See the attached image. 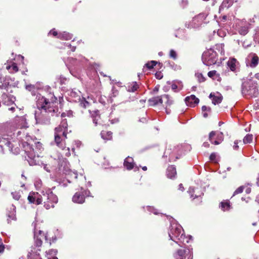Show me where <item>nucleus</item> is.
Returning a JSON list of instances; mask_svg holds the SVG:
<instances>
[{
	"label": "nucleus",
	"instance_id": "1",
	"mask_svg": "<svg viewBox=\"0 0 259 259\" xmlns=\"http://www.w3.org/2000/svg\"><path fill=\"white\" fill-rule=\"evenodd\" d=\"M12 128L13 125L10 123H0V149L3 151L6 148L12 152L13 144L12 142H14V139L16 138L21 141L29 164L39 165V154L44 150L41 143L24 131L13 132Z\"/></svg>",
	"mask_w": 259,
	"mask_h": 259
},
{
	"label": "nucleus",
	"instance_id": "2",
	"mask_svg": "<svg viewBox=\"0 0 259 259\" xmlns=\"http://www.w3.org/2000/svg\"><path fill=\"white\" fill-rule=\"evenodd\" d=\"M36 100L37 108L34 113L36 124H49L51 117L58 115V108L55 105L56 103L49 101V99L40 94L37 95Z\"/></svg>",
	"mask_w": 259,
	"mask_h": 259
},
{
	"label": "nucleus",
	"instance_id": "3",
	"mask_svg": "<svg viewBox=\"0 0 259 259\" xmlns=\"http://www.w3.org/2000/svg\"><path fill=\"white\" fill-rule=\"evenodd\" d=\"M42 195L37 192H31L28 196V200L31 203L37 205L41 203L44 201V206L47 209L53 208L58 202L57 196L55 195L49 188H44L40 191Z\"/></svg>",
	"mask_w": 259,
	"mask_h": 259
},
{
	"label": "nucleus",
	"instance_id": "4",
	"mask_svg": "<svg viewBox=\"0 0 259 259\" xmlns=\"http://www.w3.org/2000/svg\"><path fill=\"white\" fill-rule=\"evenodd\" d=\"M67 122L66 119H63L60 125L55 129V142L63 150V154L66 156L70 155V149L66 148L65 140L67 138Z\"/></svg>",
	"mask_w": 259,
	"mask_h": 259
},
{
	"label": "nucleus",
	"instance_id": "5",
	"mask_svg": "<svg viewBox=\"0 0 259 259\" xmlns=\"http://www.w3.org/2000/svg\"><path fill=\"white\" fill-rule=\"evenodd\" d=\"M168 236L170 239L177 243L185 244L189 243V239L184 234V230L180 225L176 221L172 220L170 223Z\"/></svg>",
	"mask_w": 259,
	"mask_h": 259
},
{
	"label": "nucleus",
	"instance_id": "6",
	"mask_svg": "<svg viewBox=\"0 0 259 259\" xmlns=\"http://www.w3.org/2000/svg\"><path fill=\"white\" fill-rule=\"evenodd\" d=\"M241 92L246 98H255L258 95V86L256 81L248 79L242 84Z\"/></svg>",
	"mask_w": 259,
	"mask_h": 259
},
{
	"label": "nucleus",
	"instance_id": "7",
	"mask_svg": "<svg viewBox=\"0 0 259 259\" xmlns=\"http://www.w3.org/2000/svg\"><path fill=\"white\" fill-rule=\"evenodd\" d=\"M202 60L205 65L210 66L216 63L218 55L213 49H209L203 53Z\"/></svg>",
	"mask_w": 259,
	"mask_h": 259
},
{
	"label": "nucleus",
	"instance_id": "8",
	"mask_svg": "<svg viewBox=\"0 0 259 259\" xmlns=\"http://www.w3.org/2000/svg\"><path fill=\"white\" fill-rule=\"evenodd\" d=\"M182 153V145H178L177 147H174L172 151H171V149H166L164 153L163 156L167 157V155H168L169 160L172 161L178 159V155Z\"/></svg>",
	"mask_w": 259,
	"mask_h": 259
},
{
	"label": "nucleus",
	"instance_id": "9",
	"mask_svg": "<svg viewBox=\"0 0 259 259\" xmlns=\"http://www.w3.org/2000/svg\"><path fill=\"white\" fill-rule=\"evenodd\" d=\"M81 191L77 192L72 197V201L74 203L81 204L84 202L85 197L90 196V192L88 190H83L81 189Z\"/></svg>",
	"mask_w": 259,
	"mask_h": 259
},
{
	"label": "nucleus",
	"instance_id": "10",
	"mask_svg": "<svg viewBox=\"0 0 259 259\" xmlns=\"http://www.w3.org/2000/svg\"><path fill=\"white\" fill-rule=\"evenodd\" d=\"M209 140L212 144L219 145L224 140V135L222 132L212 131L209 133Z\"/></svg>",
	"mask_w": 259,
	"mask_h": 259
},
{
	"label": "nucleus",
	"instance_id": "11",
	"mask_svg": "<svg viewBox=\"0 0 259 259\" xmlns=\"http://www.w3.org/2000/svg\"><path fill=\"white\" fill-rule=\"evenodd\" d=\"M258 57L254 53H250L246 58L245 63L247 66L255 68L258 64Z\"/></svg>",
	"mask_w": 259,
	"mask_h": 259
},
{
	"label": "nucleus",
	"instance_id": "12",
	"mask_svg": "<svg viewBox=\"0 0 259 259\" xmlns=\"http://www.w3.org/2000/svg\"><path fill=\"white\" fill-rule=\"evenodd\" d=\"M205 18L204 14L200 13L194 17L190 23L188 25V27L196 28L201 25L203 21Z\"/></svg>",
	"mask_w": 259,
	"mask_h": 259
},
{
	"label": "nucleus",
	"instance_id": "13",
	"mask_svg": "<svg viewBox=\"0 0 259 259\" xmlns=\"http://www.w3.org/2000/svg\"><path fill=\"white\" fill-rule=\"evenodd\" d=\"M45 238L46 240L47 239V236H45L44 233L41 230H37L36 229H34V245L39 248L41 246L42 239Z\"/></svg>",
	"mask_w": 259,
	"mask_h": 259
},
{
	"label": "nucleus",
	"instance_id": "14",
	"mask_svg": "<svg viewBox=\"0 0 259 259\" xmlns=\"http://www.w3.org/2000/svg\"><path fill=\"white\" fill-rule=\"evenodd\" d=\"M14 124H11L13 125V128L12 131H13V132H15L16 130H14V124L16 125L17 127L23 128H26L27 127V122L26 121V119L24 116H17L14 119ZM11 124V123H10Z\"/></svg>",
	"mask_w": 259,
	"mask_h": 259
},
{
	"label": "nucleus",
	"instance_id": "15",
	"mask_svg": "<svg viewBox=\"0 0 259 259\" xmlns=\"http://www.w3.org/2000/svg\"><path fill=\"white\" fill-rule=\"evenodd\" d=\"M1 100L3 104L10 106L14 103L15 97L13 95L4 92L1 97Z\"/></svg>",
	"mask_w": 259,
	"mask_h": 259
},
{
	"label": "nucleus",
	"instance_id": "16",
	"mask_svg": "<svg viewBox=\"0 0 259 259\" xmlns=\"http://www.w3.org/2000/svg\"><path fill=\"white\" fill-rule=\"evenodd\" d=\"M199 100L195 95H192L185 98V102L187 106L193 107L198 104Z\"/></svg>",
	"mask_w": 259,
	"mask_h": 259
},
{
	"label": "nucleus",
	"instance_id": "17",
	"mask_svg": "<svg viewBox=\"0 0 259 259\" xmlns=\"http://www.w3.org/2000/svg\"><path fill=\"white\" fill-rule=\"evenodd\" d=\"M163 100H165V111L167 114L170 113V110L168 107L174 104V100L168 95H163Z\"/></svg>",
	"mask_w": 259,
	"mask_h": 259
},
{
	"label": "nucleus",
	"instance_id": "18",
	"mask_svg": "<svg viewBox=\"0 0 259 259\" xmlns=\"http://www.w3.org/2000/svg\"><path fill=\"white\" fill-rule=\"evenodd\" d=\"M148 102L149 105L151 106L161 104L163 102V95L151 98L148 100Z\"/></svg>",
	"mask_w": 259,
	"mask_h": 259
},
{
	"label": "nucleus",
	"instance_id": "19",
	"mask_svg": "<svg viewBox=\"0 0 259 259\" xmlns=\"http://www.w3.org/2000/svg\"><path fill=\"white\" fill-rule=\"evenodd\" d=\"M10 210H9L7 216H8V222L10 223L12 220H16V207L14 205H12L10 207Z\"/></svg>",
	"mask_w": 259,
	"mask_h": 259
},
{
	"label": "nucleus",
	"instance_id": "20",
	"mask_svg": "<svg viewBox=\"0 0 259 259\" xmlns=\"http://www.w3.org/2000/svg\"><path fill=\"white\" fill-rule=\"evenodd\" d=\"M166 175L168 178H175L177 175L176 168L174 165L169 166L166 170Z\"/></svg>",
	"mask_w": 259,
	"mask_h": 259
},
{
	"label": "nucleus",
	"instance_id": "21",
	"mask_svg": "<svg viewBox=\"0 0 259 259\" xmlns=\"http://www.w3.org/2000/svg\"><path fill=\"white\" fill-rule=\"evenodd\" d=\"M134 160L132 157H126L124 161V166L128 170L132 169L134 167Z\"/></svg>",
	"mask_w": 259,
	"mask_h": 259
},
{
	"label": "nucleus",
	"instance_id": "22",
	"mask_svg": "<svg viewBox=\"0 0 259 259\" xmlns=\"http://www.w3.org/2000/svg\"><path fill=\"white\" fill-rule=\"evenodd\" d=\"M39 248H37L36 250L31 249V252L28 254V259H41L39 256V254L37 252L40 251Z\"/></svg>",
	"mask_w": 259,
	"mask_h": 259
},
{
	"label": "nucleus",
	"instance_id": "23",
	"mask_svg": "<svg viewBox=\"0 0 259 259\" xmlns=\"http://www.w3.org/2000/svg\"><path fill=\"white\" fill-rule=\"evenodd\" d=\"M209 98H211L212 99V103L214 105L218 104L220 103L223 99V97L221 96V95L219 94L218 95H214L212 94V93H211L209 95Z\"/></svg>",
	"mask_w": 259,
	"mask_h": 259
},
{
	"label": "nucleus",
	"instance_id": "24",
	"mask_svg": "<svg viewBox=\"0 0 259 259\" xmlns=\"http://www.w3.org/2000/svg\"><path fill=\"white\" fill-rule=\"evenodd\" d=\"M171 87L174 92H177L182 89L183 84L180 81H175L172 83Z\"/></svg>",
	"mask_w": 259,
	"mask_h": 259
},
{
	"label": "nucleus",
	"instance_id": "25",
	"mask_svg": "<svg viewBox=\"0 0 259 259\" xmlns=\"http://www.w3.org/2000/svg\"><path fill=\"white\" fill-rule=\"evenodd\" d=\"M237 60L235 58H231L229 60L227 65L232 71H235L236 69Z\"/></svg>",
	"mask_w": 259,
	"mask_h": 259
},
{
	"label": "nucleus",
	"instance_id": "26",
	"mask_svg": "<svg viewBox=\"0 0 259 259\" xmlns=\"http://www.w3.org/2000/svg\"><path fill=\"white\" fill-rule=\"evenodd\" d=\"M248 26L247 24L242 25L238 28V31L240 34L245 35L248 32Z\"/></svg>",
	"mask_w": 259,
	"mask_h": 259
},
{
	"label": "nucleus",
	"instance_id": "27",
	"mask_svg": "<svg viewBox=\"0 0 259 259\" xmlns=\"http://www.w3.org/2000/svg\"><path fill=\"white\" fill-rule=\"evenodd\" d=\"M72 35L69 33L66 32H63L59 33L58 36V38L64 40H70L72 38Z\"/></svg>",
	"mask_w": 259,
	"mask_h": 259
},
{
	"label": "nucleus",
	"instance_id": "28",
	"mask_svg": "<svg viewBox=\"0 0 259 259\" xmlns=\"http://www.w3.org/2000/svg\"><path fill=\"white\" fill-rule=\"evenodd\" d=\"M139 88V85L137 82H133L127 85V91L130 92H134Z\"/></svg>",
	"mask_w": 259,
	"mask_h": 259
},
{
	"label": "nucleus",
	"instance_id": "29",
	"mask_svg": "<svg viewBox=\"0 0 259 259\" xmlns=\"http://www.w3.org/2000/svg\"><path fill=\"white\" fill-rule=\"evenodd\" d=\"M91 116L93 119V122L95 124V125H97L98 123V120L100 118V116L99 114V111H94L92 112H90Z\"/></svg>",
	"mask_w": 259,
	"mask_h": 259
},
{
	"label": "nucleus",
	"instance_id": "30",
	"mask_svg": "<svg viewBox=\"0 0 259 259\" xmlns=\"http://www.w3.org/2000/svg\"><path fill=\"white\" fill-rule=\"evenodd\" d=\"M186 252V250L179 249L178 250L177 253L175 254V257L176 259H185Z\"/></svg>",
	"mask_w": 259,
	"mask_h": 259
},
{
	"label": "nucleus",
	"instance_id": "31",
	"mask_svg": "<svg viewBox=\"0 0 259 259\" xmlns=\"http://www.w3.org/2000/svg\"><path fill=\"white\" fill-rule=\"evenodd\" d=\"M112 133L111 132L102 131L101 133V137L105 140H110L112 137Z\"/></svg>",
	"mask_w": 259,
	"mask_h": 259
},
{
	"label": "nucleus",
	"instance_id": "32",
	"mask_svg": "<svg viewBox=\"0 0 259 259\" xmlns=\"http://www.w3.org/2000/svg\"><path fill=\"white\" fill-rule=\"evenodd\" d=\"M6 68L10 70V72H16L18 71V67L17 64L15 63H13L11 65H8L6 67Z\"/></svg>",
	"mask_w": 259,
	"mask_h": 259
},
{
	"label": "nucleus",
	"instance_id": "33",
	"mask_svg": "<svg viewBox=\"0 0 259 259\" xmlns=\"http://www.w3.org/2000/svg\"><path fill=\"white\" fill-rule=\"evenodd\" d=\"M118 94V91L117 90L115 89V87H113L111 91V93L110 95L109 96V101L110 103H112L113 102L112 98L113 97H116Z\"/></svg>",
	"mask_w": 259,
	"mask_h": 259
},
{
	"label": "nucleus",
	"instance_id": "34",
	"mask_svg": "<svg viewBox=\"0 0 259 259\" xmlns=\"http://www.w3.org/2000/svg\"><path fill=\"white\" fill-rule=\"evenodd\" d=\"M202 114L204 117L206 118L208 116V113L211 111V108L209 107L203 106L202 107Z\"/></svg>",
	"mask_w": 259,
	"mask_h": 259
},
{
	"label": "nucleus",
	"instance_id": "35",
	"mask_svg": "<svg viewBox=\"0 0 259 259\" xmlns=\"http://www.w3.org/2000/svg\"><path fill=\"white\" fill-rule=\"evenodd\" d=\"M220 207L223 211L228 210L230 208V203L228 201L222 202L221 203Z\"/></svg>",
	"mask_w": 259,
	"mask_h": 259
},
{
	"label": "nucleus",
	"instance_id": "36",
	"mask_svg": "<svg viewBox=\"0 0 259 259\" xmlns=\"http://www.w3.org/2000/svg\"><path fill=\"white\" fill-rule=\"evenodd\" d=\"M188 192L189 193V194L190 195L191 197H192V198L194 197V198H197L199 196H200L201 195L203 194V193L202 192H201V193H199L198 194L196 193L194 196L193 193L194 192H195V191L194 189L192 188V187H190V188H189V189Z\"/></svg>",
	"mask_w": 259,
	"mask_h": 259
},
{
	"label": "nucleus",
	"instance_id": "37",
	"mask_svg": "<svg viewBox=\"0 0 259 259\" xmlns=\"http://www.w3.org/2000/svg\"><path fill=\"white\" fill-rule=\"evenodd\" d=\"M253 140V135L252 134H247L246 135V136L244 138L243 140V142L244 144H249Z\"/></svg>",
	"mask_w": 259,
	"mask_h": 259
},
{
	"label": "nucleus",
	"instance_id": "38",
	"mask_svg": "<svg viewBox=\"0 0 259 259\" xmlns=\"http://www.w3.org/2000/svg\"><path fill=\"white\" fill-rule=\"evenodd\" d=\"M80 105L81 107L85 108L89 106L90 103L87 101L84 98L82 97V99L80 100Z\"/></svg>",
	"mask_w": 259,
	"mask_h": 259
},
{
	"label": "nucleus",
	"instance_id": "39",
	"mask_svg": "<svg viewBox=\"0 0 259 259\" xmlns=\"http://www.w3.org/2000/svg\"><path fill=\"white\" fill-rule=\"evenodd\" d=\"M230 5L231 4H229V0H224L220 7V11L224 8H228L230 6Z\"/></svg>",
	"mask_w": 259,
	"mask_h": 259
},
{
	"label": "nucleus",
	"instance_id": "40",
	"mask_svg": "<svg viewBox=\"0 0 259 259\" xmlns=\"http://www.w3.org/2000/svg\"><path fill=\"white\" fill-rule=\"evenodd\" d=\"M157 63V62L155 61H151L147 63L145 66L149 70L152 69L154 66Z\"/></svg>",
	"mask_w": 259,
	"mask_h": 259
},
{
	"label": "nucleus",
	"instance_id": "41",
	"mask_svg": "<svg viewBox=\"0 0 259 259\" xmlns=\"http://www.w3.org/2000/svg\"><path fill=\"white\" fill-rule=\"evenodd\" d=\"M195 76L197 77L199 82H204L205 81V78L203 77V75L200 73H196Z\"/></svg>",
	"mask_w": 259,
	"mask_h": 259
},
{
	"label": "nucleus",
	"instance_id": "42",
	"mask_svg": "<svg viewBox=\"0 0 259 259\" xmlns=\"http://www.w3.org/2000/svg\"><path fill=\"white\" fill-rule=\"evenodd\" d=\"M34 186L37 190H39L42 186V182L40 180H36L34 182Z\"/></svg>",
	"mask_w": 259,
	"mask_h": 259
},
{
	"label": "nucleus",
	"instance_id": "43",
	"mask_svg": "<svg viewBox=\"0 0 259 259\" xmlns=\"http://www.w3.org/2000/svg\"><path fill=\"white\" fill-rule=\"evenodd\" d=\"M169 57L176 60L177 58V54L174 50H170L169 51Z\"/></svg>",
	"mask_w": 259,
	"mask_h": 259
},
{
	"label": "nucleus",
	"instance_id": "44",
	"mask_svg": "<svg viewBox=\"0 0 259 259\" xmlns=\"http://www.w3.org/2000/svg\"><path fill=\"white\" fill-rule=\"evenodd\" d=\"M243 189H244L243 186L239 187L235 191V192H234V194H233V196H234L236 194L241 193L243 192Z\"/></svg>",
	"mask_w": 259,
	"mask_h": 259
},
{
	"label": "nucleus",
	"instance_id": "45",
	"mask_svg": "<svg viewBox=\"0 0 259 259\" xmlns=\"http://www.w3.org/2000/svg\"><path fill=\"white\" fill-rule=\"evenodd\" d=\"M209 159L211 161H214V162H217L216 153H211L209 156Z\"/></svg>",
	"mask_w": 259,
	"mask_h": 259
},
{
	"label": "nucleus",
	"instance_id": "46",
	"mask_svg": "<svg viewBox=\"0 0 259 259\" xmlns=\"http://www.w3.org/2000/svg\"><path fill=\"white\" fill-rule=\"evenodd\" d=\"M12 195L13 198L16 200H18L20 197V195L19 194V193L16 192H12Z\"/></svg>",
	"mask_w": 259,
	"mask_h": 259
},
{
	"label": "nucleus",
	"instance_id": "47",
	"mask_svg": "<svg viewBox=\"0 0 259 259\" xmlns=\"http://www.w3.org/2000/svg\"><path fill=\"white\" fill-rule=\"evenodd\" d=\"M147 208L149 211L152 212L154 214H158L157 211L155 209H154L153 207L148 206H147Z\"/></svg>",
	"mask_w": 259,
	"mask_h": 259
},
{
	"label": "nucleus",
	"instance_id": "48",
	"mask_svg": "<svg viewBox=\"0 0 259 259\" xmlns=\"http://www.w3.org/2000/svg\"><path fill=\"white\" fill-rule=\"evenodd\" d=\"M216 74L217 71L215 70H212L208 72L207 75L209 77L211 78L213 77L215 75H216Z\"/></svg>",
	"mask_w": 259,
	"mask_h": 259
},
{
	"label": "nucleus",
	"instance_id": "49",
	"mask_svg": "<svg viewBox=\"0 0 259 259\" xmlns=\"http://www.w3.org/2000/svg\"><path fill=\"white\" fill-rule=\"evenodd\" d=\"M224 45L223 44H220V45H216V49H221V53L222 54V53H224Z\"/></svg>",
	"mask_w": 259,
	"mask_h": 259
},
{
	"label": "nucleus",
	"instance_id": "50",
	"mask_svg": "<svg viewBox=\"0 0 259 259\" xmlns=\"http://www.w3.org/2000/svg\"><path fill=\"white\" fill-rule=\"evenodd\" d=\"M26 89L29 91H33L34 90V86L32 84L27 85Z\"/></svg>",
	"mask_w": 259,
	"mask_h": 259
},
{
	"label": "nucleus",
	"instance_id": "51",
	"mask_svg": "<svg viewBox=\"0 0 259 259\" xmlns=\"http://www.w3.org/2000/svg\"><path fill=\"white\" fill-rule=\"evenodd\" d=\"M49 34H52L54 36H58V34H58L57 32L55 30V29L51 30L50 31Z\"/></svg>",
	"mask_w": 259,
	"mask_h": 259
},
{
	"label": "nucleus",
	"instance_id": "52",
	"mask_svg": "<svg viewBox=\"0 0 259 259\" xmlns=\"http://www.w3.org/2000/svg\"><path fill=\"white\" fill-rule=\"evenodd\" d=\"M57 252V250L51 249L48 251V253L50 255H56Z\"/></svg>",
	"mask_w": 259,
	"mask_h": 259
},
{
	"label": "nucleus",
	"instance_id": "53",
	"mask_svg": "<svg viewBox=\"0 0 259 259\" xmlns=\"http://www.w3.org/2000/svg\"><path fill=\"white\" fill-rule=\"evenodd\" d=\"M155 77L157 79H160L162 78V75L161 72H157L155 73Z\"/></svg>",
	"mask_w": 259,
	"mask_h": 259
},
{
	"label": "nucleus",
	"instance_id": "54",
	"mask_svg": "<svg viewBox=\"0 0 259 259\" xmlns=\"http://www.w3.org/2000/svg\"><path fill=\"white\" fill-rule=\"evenodd\" d=\"M41 164L43 165L44 166V168L48 172H50V170L49 169V167L48 166V165L46 164H44V163H41Z\"/></svg>",
	"mask_w": 259,
	"mask_h": 259
},
{
	"label": "nucleus",
	"instance_id": "55",
	"mask_svg": "<svg viewBox=\"0 0 259 259\" xmlns=\"http://www.w3.org/2000/svg\"><path fill=\"white\" fill-rule=\"evenodd\" d=\"M77 93L75 92V91H73L70 93L71 96H72L73 97H76V96H79L78 95H77Z\"/></svg>",
	"mask_w": 259,
	"mask_h": 259
},
{
	"label": "nucleus",
	"instance_id": "56",
	"mask_svg": "<svg viewBox=\"0 0 259 259\" xmlns=\"http://www.w3.org/2000/svg\"><path fill=\"white\" fill-rule=\"evenodd\" d=\"M234 146H233V148L234 149L236 150L237 149V148H238V141H235L234 142Z\"/></svg>",
	"mask_w": 259,
	"mask_h": 259
},
{
	"label": "nucleus",
	"instance_id": "57",
	"mask_svg": "<svg viewBox=\"0 0 259 259\" xmlns=\"http://www.w3.org/2000/svg\"><path fill=\"white\" fill-rule=\"evenodd\" d=\"M60 79V83L61 84L65 83V81L66 80L65 77H61Z\"/></svg>",
	"mask_w": 259,
	"mask_h": 259
},
{
	"label": "nucleus",
	"instance_id": "58",
	"mask_svg": "<svg viewBox=\"0 0 259 259\" xmlns=\"http://www.w3.org/2000/svg\"><path fill=\"white\" fill-rule=\"evenodd\" d=\"M75 144L77 147H79L81 145V143L80 141H75Z\"/></svg>",
	"mask_w": 259,
	"mask_h": 259
},
{
	"label": "nucleus",
	"instance_id": "59",
	"mask_svg": "<svg viewBox=\"0 0 259 259\" xmlns=\"http://www.w3.org/2000/svg\"><path fill=\"white\" fill-rule=\"evenodd\" d=\"M203 146L206 148H208L209 146V144L208 142H204L203 144Z\"/></svg>",
	"mask_w": 259,
	"mask_h": 259
},
{
	"label": "nucleus",
	"instance_id": "60",
	"mask_svg": "<svg viewBox=\"0 0 259 259\" xmlns=\"http://www.w3.org/2000/svg\"><path fill=\"white\" fill-rule=\"evenodd\" d=\"M179 189L181 190L182 191L184 190V187L182 184H180L179 186Z\"/></svg>",
	"mask_w": 259,
	"mask_h": 259
},
{
	"label": "nucleus",
	"instance_id": "61",
	"mask_svg": "<svg viewBox=\"0 0 259 259\" xmlns=\"http://www.w3.org/2000/svg\"><path fill=\"white\" fill-rule=\"evenodd\" d=\"M4 250V247L2 245H0V252H2Z\"/></svg>",
	"mask_w": 259,
	"mask_h": 259
},
{
	"label": "nucleus",
	"instance_id": "62",
	"mask_svg": "<svg viewBox=\"0 0 259 259\" xmlns=\"http://www.w3.org/2000/svg\"><path fill=\"white\" fill-rule=\"evenodd\" d=\"M245 192H246V193H247V194L251 192V189H250V188H247V189H246Z\"/></svg>",
	"mask_w": 259,
	"mask_h": 259
},
{
	"label": "nucleus",
	"instance_id": "63",
	"mask_svg": "<svg viewBox=\"0 0 259 259\" xmlns=\"http://www.w3.org/2000/svg\"><path fill=\"white\" fill-rule=\"evenodd\" d=\"M255 77L259 80V73H256L255 74Z\"/></svg>",
	"mask_w": 259,
	"mask_h": 259
},
{
	"label": "nucleus",
	"instance_id": "64",
	"mask_svg": "<svg viewBox=\"0 0 259 259\" xmlns=\"http://www.w3.org/2000/svg\"><path fill=\"white\" fill-rule=\"evenodd\" d=\"M15 107H11V108H10L9 109V110H11V111H12V112H13V111L15 110Z\"/></svg>",
	"mask_w": 259,
	"mask_h": 259
}]
</instances>
